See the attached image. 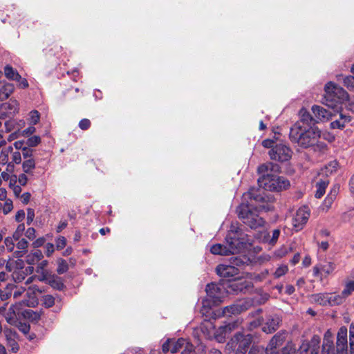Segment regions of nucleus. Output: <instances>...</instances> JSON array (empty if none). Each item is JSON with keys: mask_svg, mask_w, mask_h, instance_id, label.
Segmentation results:
<instances>
[{"mask_svg": "<svg viewBox=\"0 0 354 354\" xmlns=\"http://www.w3.org/2000/svg\"><path fill=\"white\" fill-rule=\"evenodd\" d=\"M321 138L322 132L315 126L306 129L299 122H296L290 131V138L292 142L301 148H311L314 152L324 154L328 148L325 142L319 141Z\"/></svg>", "mask_w": 354, "mask_h": 354, "instance_id": "1", "label": "nucleus"}, {"mask_svg": "<svg viewBox=\"0 0 354 354\" xmlns=\"http://www.w3.org/2000/svg\"><path fill=\"white\" fill-rule=\"evenodd\" d=\"M260 209L269 211L271 207L269 205H262L254 208L252 204L242 203L237 207L236 213L244 224L252 229H257L263 227L265 224V220L258 214Z\"/></svg>", "mask_w": 354, "mask_h": 354, "instance_id": "2", "label": "nucleus"}, {"mask_svg": "<svg viewBox=\"0 0 354 354\" xmlns=\"http://www.w3.org/2000/svg\"><path fill=\"white\" fill-rule=\"evenodd\" d=\"M205 291L208 298L203 300V306L200 312L207 317H212V306L219 304L225 297L226 292L222 286L214 283L207 284Z\"/></svg>", "mask_w": 354, "mask_h": 354, "instance_id": "3", "label": "nucleus"}, {"mask_svg": "<svg viewBox=\"0 0 354 354\" xmlns=\"http://www.w3.org/2000/svg\"><path fill=\"white\" fill-rule=\"evenodd\" d=\"M248 235L241 228L238 223H232L225 237L232 254L240 253L248 242Z\"/></svg>", "mask_w": 354, "mask_h": 354, "instance_id": "4", "label": "nucleus"}, {"mask_svg": "<svg viewBox=\"0 0 354 354\" xmlns=\"http://www.w3.org/2000/svg\"><path fill=\"white\" fill-rule=\"evenodd\" d=\"M324 104L331 109H337L339 111L338 104L344 100H347L348 95L342 87L330 82L325 85Z\"/></svg>", "mask_w": 354, "mask_h": 354, "instance_id": "5", "label": "nucleus"}, {"mask_svg": "<svg viewBox=\"0 0 354 354\" xmlns=\"http://www.w3.org/2000/svg\"><path fill=\"white\" fill-rule=\"evenodd\" d=\"M259 185L264 189L271 192H281L290 186V181L283 176L268 174L258 179Z\"/></svg>", "mask_w": 354, "mask_h": 354, "instance_id": "6", "label": "nucleus"}, {"mask_svg": "<svg viewBox=\"0 0 354 354\" xmlns=\"http://www.w3.org/2000/svg\"><path fill=\"white\" fill-rule=\"evenodd\" d=\"M163 353L171 351L172 353L180 352L181 354H192L194 353V346L187 339L180 338L168 339L162 346Z\"/></svg>", "mask_w": 354, "mask_h": 354, "instance_id": "7", "label": "nucleus"}, {"mask_svg": "<svg viewBox=\"0 0 354 354\" xmlns=\"http://www.w3.org/2000/svg\"><path fill=\"white\" fill-rule=\"evenodd\" d=\"M292 154L291 149L283 143L275 145L268 152L270 159L281 162L289 160Z\"/></svg>", "mask_w": 354, "mask_h": 354, "instance_id": "8", "label": "nucleus"}, {"mask_svg": "<svg viewBox=\"0 0 354 354\" xmlns=\"http://www.w3.org/2000/svg\"><path fill=\"white\" fill-rule=\"evenodd\" d=\"M252 340V336L250 334L244 335L242 333H236L231 339V344L232 346L236 348V354H245Z\"/></svg>", "mask_w": 354, "mask_h": 354, "instance_id": "9", "label": "nucleus"}, {"mask_svg": "<svg viewBox=\"0 0 354 354\" xmlns=\"http://www.w3.org/2000/svg\"><path fill=\"white\" fill-rule=\"evenodd\" d=\"M22 303L18 302L15 304H12L8 309L0 308V313H2L6 320V322L10 325H16L18 322V315L21 307H23Z\"/></svg>", "mask_w": 354, "mask_h": 354, "instance_id": "10", "label": "nucleus"}, {"mask_svg": "<svg viewBox=\"0 0 354 354\" xmlns=\"http://www.w3.org/2000/svg\"><path fill=\"white\" fill-rule=\"evenodd\" d=\"M310 216V209L308 207H300L292 219V225L297 231L301 230L307 223Z\"/></svg>", "mask_w": 354, "mask_h": 354, "instance_id": "11", "label": "nucleus"}, {"mask_svg": "<svg viewBox=\"0 0 354 354\" xmlns=\"http://www.w3.org/2000/svg\"><path fill=\"white\" fill-rule=\"evenodd\" d=\"M26 299H23L21 302L23 306L28 307H35L38 304L37 295L42 292V290L37 286H30L26 290Z\"/></svg>", "mask_w": 354, "mask_h": 354, "instance_id": "12", "label": "nucleus"}, {"mask_svg": "<svg viewBox=\"0 0 354 354\" xmlns=\"http://www.w3.org/2000/svg\"><path fill=\"white\" fill-rule=\"evenodd\" d=\"M348 341L347 328L345 326L341 327L337 333L336 342L337 354H347Z\"/></svg>", "mask_w": 354, "mask_h": 354, "instance_id": "13", "label": "nucleus"}, {"mask_svg": "<svg viewBox=\"0 0 354 354\" xmlns=\"http://www.w3.org/2000/svg\"><path fill=\"white\" fill-rule=\"evenodd\" d=\"M312 111L317 120L320 121L329 120L336 115L337 109H326L319 105H314L312 107Z\"/></svg>", "mask_w": 354, "mask_h": 354, "instance_id": "14", "label": "nucleus"}, {"mask_svg": "<svg viewBox=\"0 0 354 354\" xmlns=\"http://www.w3.org/2000/svg\"><path fill=\"white\" fill-rule=\"evenodd\" d=\"M336 268V265L331 261H326L324 263H320L313 268V272L315 276L321 274L322 276L327 277Z\"/></svg>", "mask_w": 354, "mask_h": 354, "instance_id": "15", "label": "nucleus"}, {"mask_svg": "<svg viewBox=\"0 0 354 354\" xmlns=\"http://www.w3.org/2000/svg\"><path fill=\"white\" fill-rule=\"evenodd\" d=\"M249 304L245 301H239V302L229 306H226L222 310V314L226 316L241 313L248 309Z\"/></svg>", "mask_w": 354, "mask_h": 354, "instance_id": "16", "label": "nucleus"}, {"mask_svg": "<svg viewBox=\"0 0 354 354\" xmlns=\"http://www.w3.org/2000/svg\"><path fill=\"white\" fill-rule=\"evenodd\" d=\"M216 273L223 278H232L236 276L239 270L238 268L232 265L221 264L216 267Z\"/></svg>", "mask_w": 354, "mask_h": 354, "instance_id": "17", "label": "nucleus"}, {"mask_svg": "<svg viewBox=\"0 0 354 354\" xmlns=\"http://www.w3.org/2000/svg\"><path fill=\"white\" fill-rule=\"evenodd\" d=\"M281 322V318L277 315H270L267 317L266 322L262 327L263 332L272 333L277 330Z\"/></svg>", "mask_w": 354, "mask_h": 354, "instance_id": "18", "label": "nucleus"}, {"mask_svg": "<svg viewBox=\"0 0 354 354\" xmlns=\"http://www.w3.org/2000/svg\"><path fill=\"white\" fill-rule=\"evenodd\" d=\"M236 326V322L229 323L228 324L220 326L214 330V336L217 342H223L227 335L230 333Z\"/></svg>", "mask_w": 354, "mask_h": 354, "instance_id": "19", "label": "nucleus"}, {"mask_svg": "<svg viewBox=\"0 0 354 354\" xmlns=\"http://www.w3.org/2000/svg\"><path fill=\"white\" fill-rule=\"evenodd\" d=\"M322 354H337L336 348L333 345V334L329 330L324 334Z\"/></svg>", "mask_w": 354, "mask_h": 354, "instance_id": "20", "label": "nucleus"}, {"mask_svg": "<svg viewBox=\"0 0 354 354\" xmlns=\"http://www.w3.org/2000/svg\"><path fill=\"white\" fill-rule=\"evenodd\" d=\"M285 340V336L278 333H277L270 340L269 344L266 347V352L270 353H272L274 352V350L281 346Z\"/></svg>", "mask_w": 354, "mask_h": 354, "instance_id": "21", "label": "nucleus"}, {"mask_svg": "<svg viewBox=\"0 0 354 354\" xmlns=\"http://www.w3.org/2000/svg\"><path fill=\"white\" fill-rule=\"evenodd\" d=\"M48 265V261L47 260H44L41 261L37 266L36 267V272L38 274L37 279L39 281H45L48 276L51 274V272L47 270L46 268Z\"/></svg>", "mask_w": 354, "mask_h": 354, "instance_id": "22", "label": "nucleus"}, {"mask_svg": "<svg viewBox=\"0 0 354 354\" xmlns=\"http://www.w3.org/2000/svg\"><path fill=\"white\" fill-rule=\"evenodd\" d=\"M210 252L213 254L228 256L232 254L228 245L224 243H217L213 245L210 248Z\"/></svg>", "mask_w": 354, "mask_h": 354, "instance_id": "23", "label": "nucleus"}, {"mask_svg": "<svg viewBox=\"0 0 354 354\" xmlns=\"http://www.w3.org/2000/svg\"><path fill=\"white\" fill-rule=\"evenodd\" d=\"M43 281L49 284L52 288L56 290H61L64 288V284L62 279L52 273Z\"/></svg>", "mask_w": 354, "mask_h": 354, "instance_id": "24", "label": "nucleus"}, {"mask_svg": "<svg viewBox=\"0 0 354 354\" xmlns=\"http://www.w3.org/2000/svg\"><path fill=\"white\" fill-rule=\"evenodd\" d=\"M201 330L206 338L209 339L214 336L215 330L214 324L211 321L205 319L201 326Z\"/></svg>", "mask_w": 354, "mask_h": 354, "instance_id": "25", "label": "nucleus"}, {"mask_svg": "<svg viewBox=\"0 0 354 354\" xmlns=\"http://www.w3.org/2000/svg\"><path fill=\"white\" fill-rule=\"evenodd\" d=\"M351 121V117L344 115L342 113L339 115V118L333 121L330 126L332 129H342L344 128L346 123Z\"/></svg>", "mask_w": 354, "mask_h": 354, "instance_id": "26", "label": "nucleus"}, {"mask_svg": "<svg viewBox=\"0 0 354 354\" xmlns=\"http://www.w3.org/2000/svg\"><path fill=\"white\" fill-rule=\"evenodd\" d=\"M311 302L318 304L322 306L328 305V293H318L312 295L310 297Z\"/></svg>", "mask_w": 354, "mask_h": 354, "instance_id": "27", "label": "nucleus"}, {"mask_svg": "<svg viewBox=\"0 0 354 354\" xmlns=\"http://www.w3.org/2000/svg\"><path fill=\"white\" fill-rule=\"evenodd\" d=\"M42 252L39 250L32 251L26 256V261L29 265H33L43 258Z\"/></svg>", "mask_w": 354, "mask_h": 354, "instance_id": "28", "label": "nucleus"}, {"mask_svg": "<svg viewBox=\"0 0 354 354\" xmlns=\"http://www.w3.org/2000/svg\"><path fill=\"white\" fill-rule=\"evenodd\" d=\"M15 86L11 83H5L0 88V100H4L13 93Z\"/></svg>", "mask_w": 354, "mask_h": 354, "instance_id": "29", "label": "nucleus"}, {"mask_svg": "<svg viewBox=\"0 0 354 354\" xmlns=\"http://www.w3.org/2000/svg\"><path fill=\"white\" fill-rule=\"evenodd\" d=\"M16 245L18 250L15 252V254L17 257H21L27 252V248L28 246V242L25 239H21L20 240L16 241Z\"/></svg>", "mask_w": 354, "mask_h": 354, "instance_id": "30", "label": "nucleus"}, {"mask_svg": "<svg viewBox=\"0 0 354 354\" xmlns=\"http://www.w3.org/2000/svg\"><path fill=\"white\" fill-rule=\"evenodd\" d=\"M299 115L300 120L298 122H299L300 124L304 123L309 125L313 121H315V120L312 117L310 113L305 108H302L300 109Z\"/></svg>", "mask_w": 354, "mask_h": 354, "instance_id": "31", "label": "nucleus"}, {"mask_svg": "<svg viewBox=\"0 0 354 354\" xmlns=\"http://www.w3.org/2000/svg\"><path fill=\"white\" fill-rule=\"evenodd\" d=\"M12 146H4L0 153V162L5 165L8 162L9 156L12 153Z\"/></svg>", "mask_w": 354, "mask_h": 354, "instance_id": "32", "label": "nucleus"}, {"mask_svg": "<svg viewBox=\"0 0 354 354\" xmlns=\"http://www.w3.org/2000/svg\"><path fill=\"white\" fill-rule=\"evenodd\" d=\"M4 109L7 110L10 114H15L19 110V103L16 100L10 99L7 103L3 105Z\"/></svg>", "mask_w": 354, "mask_h": 354, "instance_id": "33", "label": "nucleus"}, {"mask_svg": "<svg viewBox=\"0 0 354 354\" xmlns=\"http://www.w3.org/2000/svg\"><path fill=\"white\" fill-rule=\"evenodd\" d=\"M4 74L5 76L10 80H16V79L20 78L19 73L10 65L5 66Z\"/></svg>", "mask_w": 354, "mask_h": 354, "instance_id": "34", "label": "nucleus"}, {"mask_svg": "<svg viewBox=\"0 0 354 354\" xmlns=\"http://www.w3.org/2000/svg\"><path fill=\"white\" fill-rule=\"evenodd\" d=\"M12 277L15 282L20 283L24 281L27 276L24 270V268H17L13 270Z\"/></svg>", "mask_w": 354, "mask_h": 354, "instance_id": "35", "label": "nucleus"}, {"mask_svg": "<svg viewBox=\"0 0 354 354\" xmlns=\"http://www.w3.org/2000/svg\"><path fill=\"white\" fill-rule=\"evenodd\" d=\"M328 184V182L326 180H321L316 184L317 190L315 194L316 198H320L324 196Z\"/></svg>", "mask_w": 354, "mask_h": 354, "instance_id": "36", "label": "nucleus"}, {"mask_svg": "<svg viewBox=\"0 0 354 354\" xmlns=\"http://www.w3.org/2000/svg\"><path fill=\"white\" fill-rule=\"evenodd\" d=\"M274 166V164L271 162L262 164L258 167V173L261 174V176L267 175L268 171H273Z\"/></svg>", "mask_w": 354, "mask_h": 354, "instance_id": "37", "label": "nucleus"}, {"mask_svg": "<svg viewBox=\"0 0 354 354\" xmlns=\"http://www.w3.org/2000/svg\"><path fill=\"white\" fill-rule=\"evenodd\" d=\"M344 296L328 293V306L339 305L343 302Z\"/></svg>", "mask_w": 354, "mask_h": 354, "instance_id": "38", "label": "nucleus"}, {"mask_svg": "<svg viewBox=\"0 0 354 354\" xmlns=\"http://www.w3.org/2000/svg\"><path fill=\"white\" fill-rule=\"evenodd\" d=\"M57 272L59 274H64L68 270V265L66 260L59 258L57 260Z\"/></svg>", "mask_w": 354, "mask_h": 354, "instance_id": "39", "label": "nucleus"}, {"mask_svg": "<svg viewBox=\"0 0 354 354\" xmlns=\"http://www.w3.org/2000/svg\"><path fill=\"white\" fill-rule=\"evenodd\" d=\"M35 167V162L34 159L29 158L25 160L22 164L23 171L25 173H30Z\"/></svg>", "mask_w": 354, "mask_h": 354, "instance_id": "40", "label": "nucleus"}, {"mask_svg": "<svg viewBox=\"0 0 354 354\" xmlns=\"http://www.w3.org/2000/svg\"><path fill=\"white\" fill-rule=\"evenodd\" d=\"M338 167V163L337 161H331L327 165L325 166V174H332L335 172Z\"/></svg>", "mask_w": 354, "mask_h": 354, "instance_id": "41", "label": "nucleus"}, {"mask_svg": "<svg viewBox=\"0 0 354 354\" xmlns=\"http://www.w3.org/2000/svg\"><path fill=\"white\" fill-rule=\"evenodd\" d=\"M40 119V113L37 110H32L29 113V121L31 124H37Z\"/></svg>", "mask_w": 354, "mask_h": 354, "instance_id": "42", "label": "nucleus"}, {"mask_svg": "<svg viewBox=\"0 0 354 354\" xmlns=\"http://www.w3.org/2000/svg\"><path fill=\"white\" fill-rule=\"evenodd\" d=\"M288 271V268L286 265H281L279 267L277 268L273 275L274 278H279L287 273Z\"/></svg>", "mask_w": 354, "mask_h": 354, "instance_id": "43", "label": "nucleus"}, {"mask_svg": "<svg viewBox=\"0 0 354 354\" xmlns=\"http://www.w3.org/2000/svg\"><path fill=\"white\" fill-rule=\"evenodd\" d=\"M349 337L351 354H354V323L350 326Z\"/></svg>", "mask_w": 354, "mask_h": 354, "instance_id": "44", "label": "nucleus"}, {"mask_svg": "<svg viewBox=\"0 0 354 354\" xmlns=\"http://www.w3.org/2000/svg\"><path fill=\"white\" fill-rule=\"evenodd\" d=\"M41 142V138L38 136H33L30 137L26 142L28 147H34L37 146Z\"/></svg>", "mask_w": 354, "mask_h": 354, "instance_id": "45", "label": "nucleus"}, {"mask_svg": "<svg viewBox=\"0 0 354 354\" xmlns=\"http://www.w3.org/2000/svg\"><path fill=\"white\" fill-rule=\"evenodd\" d=\"M231 287L234 290H239V291H243L245 289H247L250 287L249 283H238V282H234L232 283Z\"/></svg>", "mask_w": 354, "mask_h": 354, "instance_id": "46", "label": "nucleus"}, {"mask_svg": "<svg viewBox=\"0 0 354 354\" xmlns=\"http://www.w3.org/2000/svg\"><path fill=\"white\" fill-rule=\"evenodd\" d=\"M43 303L45 307L50 308L55 304V298L50 295H46L43 297Z\"/></svg>", "mask_w": 354, "mask_h": 354, "instance_id": "47", "label": "nucleus"}, {"mask_svg": "<svg viewBox=\"0 0 354 354\" xmlns=\"http://www.w3.org/2000/svg\"><path fill=\"white\" fill-rule=\"evenodd\" d=\"M57 250H62L66 245V239L64 236H59L55 240Z\"/></svg>", "mask_w": 354, "mask_h": 354, "instance_id": "48", "label": "nucleus"}, {"mask_svg": "<svg viewBox=\"0 0 354 354\" xmlns=\"http://www.w3.org/2000/svg\"><path fill=\"white\" fill-rule=\"evenodd\" d=\"M354 291V281H349L346 285L344 290L342 291L344 297L348 296L352 292Z\"/></svg>", "mask_w": 354, "mask_h": 354, "instance_id": "49", "label": "nucleus"}, {"mask_svg": "<svg viewBox=\"0 0 354 354\" xmlns=\"http://www.w3.org/2000/svg\"><path fill=\"white\" fill-rule=\"evenodd\" d=\"M248 354H269V353L266 352V349L264 350V348L263 347L253 346L250 350Z\"/></svg>", "mask_w": 354, "mask_h": 354, "instance_id": "50", "label": "nucleus"}, {"mask_svg": "<svg viewBox=\"0 0 354 354\" xmlns=\"http://www.w3.org/2000/svg\"><path fill=\"white\" fill-rule=\"evenodd\" d=\"M13 208L12 201L10 199L6 200L3 204V212L4 214H8Z\"/></svg>", "mask_w": 354, "mask_h": 354, "instance_id": "51", "label": "nucleus"}, {"mask_svg": "<svg viewBox=\"0 0 354 354\" xmlns=\"http://www.w3.org/2000/svg\"><path fill=\"white\" fill-rule=\"evenodd\" d=\"M279 235H280V230L279 229L274 230L272 232L271 238L268 240L269 244L272 245H274L277 243Z\"/></svg>", "mask_w": 354, "mask_h": 354, "instance_id": "52", "label": "nucleus"}, {"mask_svg": "<svg viewBox=\"0 0 354 354\" xmlns=\"http://www.w3.org/2000/svg\"><path fill=\"white\" fill-rule=\"evenodd\" d=\"M4 243L7 250L12 252L15 248V241L11 237H6L4 240Z\"/></svg>", "mask_w": 354, "mask_h": 354, "instance_id": "53", "label": "nucleus"}, {"mask_svg": "<svg viewBox=\"0 0 354 354\" xmlns=\"http://www.w3.org/2000/svg\"><path fill=\"white\" fill-rule=\"evenodd\" d=\"M344 84L348 88H354V77L351 75L345 77Z\"/></svg>", "mask_w": 354, "mask_h": 354, "instance_id": "54", "label": "nucleus"}, {"mask_svg": "<svg viewBox=\"0 0 354 354\" xmlns=\"http://www.w3.org/2000/svg\"><path fill=\"white\" fill-rule=\"evenodd\" d=\"M26 292L24 287H16L13 291L12 296L14 299L19 298Z\"/></svg>", "mask_w": 354, "mask_h": 354, "instance_id": "55", "label": "nucleus"}, {"mask_svg": "<svg viewBox=\"0 0 354 354\" xmlns=\"http://www.w3.org/2000/svg\"><path fill=\"white\" fill-rule=\"evenodd\" d=\"M25 236L29 240H33L36 238V230L33 227H28L26 232Z\"/></svg>", "mask_w": 354, "mask_h": 354, "instance_id": "56", "label": "nucleus"}, {"mask_svg": "<svg viewBox=\"0 0 354 354\" xmlns=\"http://www.w3.org/2000/svg\"><path fill=\"white\" fill-rule=\"evenodd\" d=\"M36 131V128L34 127V125H31L28 127V128L25 129L21 131V136L25 137H28L31 135H32Z\"/></svg>", "mask_w": 354, "mask_h": 354, "instance_id": "57", "label": "nucleus"}, {"mask_svg": "<svg viewBox=\"0 0 354 354\" xmlns=\"http://www.w3.org/2000/svg\"><path fill=\"white\" fill-rule=\"evenodd\" d=\"M248 195L250 198L253 199L254 201L257 202H264L265 201V197L261 196V194H255L252 192H249L248 193Z\"/></svg>", "mask_w": 354, "mask_h": 354, "instance_id": "58", "label": "nucleus"}, {"mask_svg": "<svg viewBox=\"0 0 354 354\" xmlns=\"http://www.w3.org/2000/svg\"><path fill=\"white\" fill-rule=\"evenodd\" d=\"M35 218V210L32 208L27 209V218L26 223L28 225H30Z\"/></svg>", "mask_w": 354, "mask_h": 354, "instance_id": "59", "label": "nucleus"}, {"mask_svg": "<svg viewBox=\"0 0 354 354\" xmlns=\"http://www.w3.org/2000/svg\"><path fill=\"white\" fill-rule=\"evenodd\" d=\"M91 127V121L88 119L84 118L80 121L79 127L82 130H87Z\"/></svg>", "mask_w": 354, "mask_h": 354, "instance_id": "60", "label": "nucleus"}, {"mask_svg": "<svg viewBox=\"0 0 354 354\" xmlns=\"http://www.w3.org/2000/svg\"><path fill=\"white\" fill-rule=\"evenodd\" d=\"M45 242L46 239L44 237H39L32 242V245L34 248H37L42 246Z\"/></svg>", "mask_w": 354, "mask_h": 354, "instance_id": "61", "label": "nucleus"}, {"mask_svg": "<svg viewBox=\"0 0 354 354\" xmlns=\"http://www.w3.org/2000/svg\"><path fill=\"white\" fill-rule=\"evenodd\" d=\"M55 250V246L53 243H48L45 245V253L47 257H50Z\"/></svg>", "mask_w": 354, "mask_h": 354, "instance_id": "62", "label": "nucleus"}, {"mask_svg": "<svg viewBox=\"0 0 354 354\" xmlns=\"http://www.w3.org/2000/svg\"><path fill=\"white\" fill-rule=\"evenodd\" d=\"M12 160L16 164H19L21 161V153L19 151H15L12 153Z\"/></svg>", "mask_w": 354, "mask_h": 354, "instance_id": "63", "label": "nucleus"}, {"mask_svg": "<svg viewBox=\"0 0 354 354\" xmlns=\"http://www.w3.org/2000/svg\"><path fill=\"white\" fill-rule=\"evenodd\" d=\"M17 82H18V86L21 88H26L28 86V83L26 79L21 77L20 75V78L16 79Z\"/></svg>", "mask_w": 354, "mask_h": 354, "instance_id": "64", "label": "nucleus"}]
</instances>
